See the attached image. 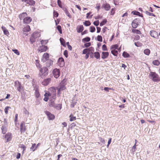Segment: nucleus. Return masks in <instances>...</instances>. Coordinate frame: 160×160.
Instances as JSON below:
<instances>
[{
  "label": "nucleus",
  "instance_id": "obj_42",
  "mask_svg": "<svg viewBox=\"0 0 160 160\" xmlns=\"http://www.w3.org/2000/svg\"><path fill=\"white\" fill-rule=\"evenodd\" d=\"M83 24L85 26H88L91 25V23L89 21H86L84 22H83Z\"/></svg>",
  "mask_w": 160,
  "mask_h": 160
},
{
  "label": "nucleus",
  "instance_id": "obj_46",
  "mask_svg": "<svg viewBox=\"0 0 160 160\" xmlns=\"http://www.w3.org/2000/svg\"><path fill=\"white\" fill-rule=\"evenodd\" d=\"M107 22L106 19H104L100 23V26H102L105 25Z\"/></svg>",
  "mask_w": 160,
  "mask_h": 160
},
{
  "label": "nucleus",
  "instance_id": "obj_23",
  "mask_svg": "<svg viewBox=\"0 0 160 160\" xmlns=\"http://www.w3.org/2000/svg\"><path fill=\"white\" fill-rule=\"evenodd\" d=\"M31 30V28L29 25H27L23 29V31L25 32H28Z\"/></svg>",
  "mask_w": 160,
  "mask_h": 160
},
{
  "label": "nucleus",
  "instance_id": "obj_35",
  "mask_svg": "<svg viewBox=\"0 0 160 160\" xmlns=\"http://www.w3.org/2000/svg\"><path fill=\"white\" fill-rule=\"evenodd\" d=\"M88 52L89 54H93L94 51V48L92 47H90L88 48Z\"/></svg>",
  "mask_w": 160,
  "mask_h": 160
},
{
  "label": "nucleus",
  "instance_id": "obj_19",
  "mask_svg": "<svg viewBox=\"0 0 160 160\" xmlns=\"http://www.w3.org/2000/svg\"><path fill=\"white\" fill-rule=\"evenodd\" d=\"M51 81V79L50 78H48L44 79L42 82V84L44 86H47L50 83Z\"/></svg>",
  "mask_w": 160,
  "mask_h": 160
},
{
  "label": "nucleus",
  "instance_id": "obj_47",
  "mask_svg": "<svg viewBox=\"0 0 160 160\" xmlns=\"http://www.w3.org/2000/svg\"><path fill=\"white\" fill-rule=\"evenodd\" d=\"M57 28L58 29V31L59 32L60 34L62 33V28L61 26L60 25H58L57 27Z\"/></svg>",
  "mask_w": 160,
  "mask_h": 160
},
{
  "label": "nucleus",
  "instance_id": "obj_28",
  "mask_svg": "<svg viewBox=\"0 0 160 160\" xmlns=\"http://www.w3.org/2000/svg\"><path fill=\"white\" fill-rule=\"evenodd\" d=\"M94 57L97 59H99L100 58V54L98 52H95L93 53Z\"/></svg>",
  "mask_w": 160,
  "mask_h": 160
},
{
  "label": "nucleus",
  "instance_id": "obj_36",
  "mask_svg": "<svg viewBox=\"0 0 160 160\" xmlns=\"http://www.w3.org/2000/svg\"><path fill=\"white\" fill-rule=\"evenodd\" d=\"M69 118H70V121H74L76 119V117L74 116L72 114H70V115L69 116Z\"/></svg>",
  "mask_w": 160,
  "mask_h": 160
},
{
  "label": "nucleus",
  "instance_id": "obj_34",
  "mask_svg": "<svg viewBox=\"0 0 160 160\" xmlns=\"http://www.w3.org/2000/svg\"><path fill=\"white\" fill-rule=\"evenodd\" d=\"M60 40L61 43V44L63 46L65 47L66 46L65 42L64 40L62 38H61L60 39Z\"/></svg>",
  "mask_w": 160,
  "mask_h": 160
},
{
  "label": "nucleus",
  "instance_id": "obj_45",
  "mask_svg": "<svg viewBox=\"0 0 160 160\" xmlns=\"http://www.w3.org/2000/svg\"><path fill=\"white\" fill-rule=\"evenodd\" d=\"M36 65L37 68H40L41 65L39 63V61L38 60H35Z\"/></svg>",
  "mask_w": 160,
  "mask_h": 160
},
{
  "label": "nucleus",
  "instance_id": "obj_11",
  "mask_svg": "<svg viewBox=\"0 0 160 160\" xmlns=\"http://www.w3.org/2000/svg\"><path fill=\"white\" fill-rule=\"evenodd\" d=\"M14 83L16 86H18L17 89L19 92H21L22 88V85L20 82L18 81H16L14 82Z\"/></svg>",
  "mask_w": 160,
  "mask_h": 160
},
{
  "label": "nucleus",
  "instance_id": "obj_63",
  "mask_svg": "<svg viewBox=\"0 0 160 160\" xmlns=\"http://www.w3.org/2000/svg\"><path fill=\"white\" fill-rule=\"evenodd\" d=\"M91 45V43L90 42H88L84 44V46L86 48H88Z\"/></svg>",
  "mask_w": 160,
  "mask_h": 160
},
{
  "label": "nucleus",
  "instance_id": "obj_6",
  "mask_svg": "<svg viewBox=\"0 0 160 160\" xmlns=\"http://www.w3.org/2000/svg\"><path fill=\"white\" fill-rule=\"evenodd\" d=\"M139 20L138 19H135L132 22V27L133 28H136L139 23Z\"/></svg>",
  "mask_w": 160,
  "mask_h": 160
},
{
  "label": "nucleus",
  "instance_id": "obj_4",
  "mask_svg": "<svg viewBox=\"0 0 160 160\" xmlns=\"http://www.w3.org/2000/svg\"><path fill=\"white\" fill-rule=\"evenodd\" d=\"M45 113L48 117L49 120H53L55 119V115L54 114H52L50 112L46 111H45Z\"/></svg>",
  "mask_w": 160,
  "mask_h": 160
},
{
  "label": "nucleus",
  "instance_id": "obj_37",
  "mask_svg": "<svg viewBox=\"0 0 160 160\" xmlns=\"http://www.w3.org/2000/svg\"><path fill=\"white\" fill-rule=\"evenodd\" d=\"M122 56L125 58H128L130 57L129 54L126 52H123Z\"/></svg>",
  "mask_w": 160,
  "mask_h": 160
},
{
  "label": "nucleus",
  "instance_id": "obj_14",
  "mask_svg": "<svg viewBox=\"0 0 160 160\" xmlns=\"http://www.w3.org/2000/svg\"><path fill=\"white\" fill-rule=\"evenodd\" d=\"M150 34L151 36L154 38H158V33L154 30L151 31L150 32Z\"/></svg>",
  "mask_w": 160,
  "mask_h": 160
},
{
  "label": "nucleus",
  "instance_id": "obj_7",
  "mask_svg": "<svg viewBox=\"0 0 160 160\" xmlns=\"http://www.w3.org/2000/svg\"><path fill=\"white\" fill-rule=\"evenodd\" d=\"M60 71L59 69L55 68L54 69L53 74L55 78H58L60 75Z\"/></svg>",
  "mask_w": 160,
  "mask_h": 160
},
{
  "label": "nucleus",
  "instance_id": "obj_53",
  "mask_svg": "<svg viewBox=\"0 0 160 160\" xmlns=\"http://www.w3.org/2000/svg\"><path fill=\"white\" fill-rule=\"evenodd\" d=\"M12 51L17 55H19L20 54V53L19 51L17 49H12Z\"/></svg>",
  "mask_w": 160,
  "mask_h": 160
},
{
  "label": "nucleus",
  "instance_id": "obj_31",
  "mask_svg": "<svg viewBox=\"0 0 160 160\" xmlns=\"http://www.w3.org/2000/svg\"><path fill=\"white\" fill-rule=\"evenodd\" d=\"M132 32L134 33H136L138 34H141V33L140 31L138 29H133L132 30Z\"/></svg>",
  "mask_w": 160,
  "mask_h": 160
},
{
  "label": "nucleus",
  "instance_id": "obj_21",
  "mask_svg": "<svg viewBox=\"0 0 160 160\" xmlns=\"http://www.w3.org/2000/svg\"><path fill=\"white\" fill-rule=\"evenodd\" d=\"M84 29V27L82 25L78 26L77 27V30L78 33L82 32Z\"/></svg>",
  "mask_w": 160,
  "mask_h": 160
},
{
  "label": "nucleus",
  "instance_id": "obj_59",
  "mask_svg": "<svg viewBox=\"0 0 160 160\" xmlns=\"http://www.w3.org/2000/svg\"><path fill=\"white\" fill-rule=\"evenodd\" d=\"M132 13H133L135 15H139L140 14V13L138 11H132Z\"/></svg>",
  "mask_w": 160,
  "mask_h": 160
},
{
  "label": "nucleus",
  "instance_id": "obj_17",
  "mask_svg": "<svg viewBox=\"0 0 160 160\" xmlns=\"http://www.w3.org/2000/svg\"><path fill=\"white\" fill-rule=\"evenodd\" d=\"M109 55V53L108 52H103L101 54V58L104 59L108 58Z\"/></svg>",
  "mask_w": 160,
  "mask_h": 160
},
{
  "label": "nucleus",
  "instance_id": "obj_12",
  "mask_svg": "<svg viewBox=\"0 0 160 160\" xmlns=\"http://www.w3.org/2000/svg\"><path fill=\"white\" fill-rule=\"evenodd\" d=\"M28 14L26 12H23L19 15L18 17L20 20H23L27 16Z\"/></svg>",
  "mask_w": 160,
  "mask_h": 160
},
{
  "label": "nucleus",
  "instance_id": "obj_38",
  "mask_svg": "<svg viewBox=\"0 0 160 160\" xmlns=\"http://www.w3.org/2000/svg\"><path fill=\"white\" fill-rule=\"evenodd\" d=\"M23 113L27 117L28 116L29 112L28 110H27L25 108H24L23 111Z\"/></svg>",
  "mask_w": 160,
  "mask_h": 160
},
{
  "label": "nucleus",
  "instance_id": "obj_64",
  "mask_svg": "<svg viewBox=\"0 0 160 160\" xmlns=\"http://www.w3.org/2000/svg\"><path fill=\"white\" fill-rule=\"evenodd\" d=\"M115 9L114 8H112L111 11V14L113 15L115 13Z\"/></svg>",
  "mask_w": 160,
  "mask_h": 160
},
{
  "label": "nucleus",
  "instance_id": "obj_61",
  "mask_svg": "<svg viewBox=\"0 0 160 160\" xmlns=\"http://www.w3.org/2000/svg\"><path fill=\"white\" fill-rule=\"evenodd\" d=\"M99 21L98 20L96 21L93 22V24L96 26H98L99 24Z\"/></svg>",
  "mask_w": 160,
  "mask_h": 160
},
{
  "label": "nucleus",
  "instance_id": "obj_51",
  "mask_svg": "<svg viewBox=\"0 0 160 160\" xmlns=\"http://www.w3.org/2000/svg\"><path fill=\"white\" fill-rule=\"evenodd\" d=\"M90 28V32H95V28L94 26H91Z\"/></svg>",
  "mask_w": 160,
  "mask_h": 160
},
{
  "label": "nucleus",
  "instance_id": "obj_20",
  "mask_svg": "<svg viewBox=\"0 0 160 160\" xmlns=\"http://www.w3.org/2000/svg\"><path fill=\"white\" fill-rule=\"evenodd\" d=\"M35 4V2L33 0H28V1L26 2V4L28 5H27V6H28L29 5L34 6ZM26 5L27 6V5Z\"/></svg>",
  "mask_w": 160,
  "mask_h": 160
},
{
  "label": "nucleus",
  "instance_id": "obj_39",
  "mask_svg": "<svg viewBox=\"0 0 160 160\" xmlns=\"http://www.w3.org/2000/svg\"><path fill=\"white\" fill-rule=\"evenodd\" d=\"M144 53L147 55H149L150 53V51L148 49H146L144 51Z\"/></svg>",
  "mask_w": 160,
  "mask_h": 160
},
{
  "label": "nucleus",
  "instance_id": "obj_60",
  "mask_svg": "<svg viewBox=\"0 0 160 160\" xmlns=\"http://www.w3.org/2000/svg\"><path fill=\"white\" fill-rule=\"evenodd\" d=\"M100 3H97L96 4V8L98 11L100 9Z\"/></svg>",
  "mask_w": 160,
  "mask_h": 160
},
{
  "label": "nucleus",
  "instance_id": "obj_2",
  "mask_svg": "<svg viewBox=\"0 0 160 160\" xmlns=\"http://www.w3.org/2000/svg\"><path fill=\"white\" fill-rule=\"evenodd\" d=\"M118 45L116 44L112 45L110 47L111 53L115 56L117 57L118 54V51L120 49V48H118Z\"/></svg>",
  "mask_w": 160,
  "mask_h": 160
},
{
  "label": "nucleus",
  "instance_id": "obj_1",
  "mask_svg": "<svg viewBox=\"0 0 160 160\" xmlns=\"http://www.w3.org/2000/svg\"><path fill=\"white\" fill-rule=\"evenodd\" d=\"M39 69L40 71L39 75L41 78H43L48 75V70L47 67H44L41 68L40 67Z\"/></svg>",
  "mask_w": 160,
  "mask_h": 160
},
{
  "label": "nucleus",
  "instance_id": "obj_22",
  "mask_svg": "<svg viewBox=\"0 0 160 160\" xmlns=\"http://www.w3.org/2000/svg\"><path fill=\"white\" fill-rule=\"evenodd\" d=\"M44 96L43 100L46 102H47L49 99V97L51 96L50 94L48 92H46L44 94Z\"/></svg>",
  "mask_w": 160,
  "mask_h": 160
},
{
  "label": "nucleus",
  "instance_id": "obj_50",
  "mask_svg": "<svg viewBox=\"0 0 160 160\" xmlns=\"http://www.w3.org/2000/svg\"><path fill=\"white\" fill-rule=\"evenodd\" d=\"M87 53H89L88 52V48H85L83 49L82 51V54H86Z\"/></svg>",
  "mask_w": 160,
  "mask_h": 160
},
{
  "label": "nucleus",
  "instance_id": "obj_26",
  "mask_svg": "<svg viewBox=\"0 0 160 160\" xmlns=\"http://www.w3.org/2000/svg\"><path fill=\"white\" fill-rule=\"evenodd\" d=\"M2 28L3 31V32L4 34L7 35V36H8L9 35V33L8 30L6 29L5 27H2Z\"/></svg>",
  "mask_w": 160,
  "mask_h": 160
},
{
  "label": "nucleus",
  "instance_id": "obj_49",
  "mask_svg": "<svg viewBox=\"0 0 160 160\" xmlns=\"http://www.w3.org/2000/svg\"><path fill=\"white\" fill-rule=\"evenodd\" d=\"M146 13L147 15L148 16H153L154 17H156V15H155L153 13L150 12L148 11H146Z\"/></svg>",
  "mask_w": 160,
  "mask_h": 160
},
{
  "label": "nucleus",
  "instance_id": "obj_56",
  "mask_svg": "<svg viewBox=\"0 0 160 160\" xmlns=\"http://www.w3.org/2000/svg\"><path fill=\"white\" fill-rule=\"evenodd\" d=\"M53 14L54 17L57 18L58 17V14L57 12L54 11Z\"/></svg>",
  "mask_w": 160,
  "mask_h": 160
},
{
  "label": "nucleus",
  "instance_id": "obj_27",
  "mask_svg": "<svg viewBox=\"0 0 160 160\" xmlns=\"http://www.w3.org/2000/svg\"><path fill=\"white\" fill-rule=\"evenodd\" d=\"M30 149L31 151L33 152L35 151L37 149L36 144L35 143L32 144Z\"/></svg>",
  "mask_w": 160,
  "mask_h": 160
},
{
  "label": "nucleus",
  "instance_id": "obj_30",
  "mask_svg": "<svg viewBox=\"0 0 160 160\" xmlns=\"http://www.w3.org/2000/svg\"><path fill=\"white\" fill-rule=\"evenodd\" d=\"M153 64L155 66H158L160 64V62L158 60H155L152 62Z\"/></svg>",
  "mask_w": 160,
  "mask_h": 160
},
{
  "label": "nucleus",
  "instance_id": "obj_40",
  "mask_svg": "<svg viewBox=\"0 0 160 160\" xmlns=\"http://www.w3.org/2000/svg\"><path fill=\"white\" fill-rule=\"evenodd\" d=\"M91 12H89L87 13L86 14V18H91L93 16V14H92Z\"/></svg>",
  "mask_w": 160,
  "mask_h": 160
},
{
  "label": "nucleus",
  "instance_id": "obj_9",
  "mask_svg": "<svg viewBox=\"0 0 160 160\" xmlns=\"http://www.w3.org/2000/svg\"><path fill=\"white\" fill-rule=\"evenodd\" d=\"M48 49L47 46L42 45L39 47L38 49L39 52H46Z\"/></svg>",
  "mask_w": 160,
  "mask_h": 160
},
{
  "label": "nucleus",
  "instance_id": "obj_10",
  "mask_svg": "<svg viewBox=\"0 0 160 160\" xmlns=\"http://www.w3.org/2000/svg\"><path fill=\"white\" fill-rule=\"evenodd\" d=\"M34 90H35V97L37 98H38L40 96V94L39 91L38 87L36 86L34 88Z\"/></svg>",
  "mask_w": 160,
  "mask_h": 160
},
{
  "label": "nucleus",
  "instance_id": "obj_44",
  "mask_svg": "<svg viewBox=\"0 0 160 160\" xmlns=\"http://www.w3.org/2000/svg\"><path fill=\"white\" fill-rule=\"evenodd\" d=\"M10 108H11V107L9 106H7L5 108L4 110L6 114H7L8 113V110Z\"/></svg>",
  "mask_w": 160,
  "mask_h": 160
},
{
  "label": "nucleus",
  "instance_id": "obj_29",
  "mask_svg": "<svg viewBox=\"0 0 160 160\" xmlns=\"http://www.w3.org/2000/svg\"><path fill=\"white\" fill-rule=\"evenodd\" d=\"M47 62H46V66L47 67L49 68L50 67L51 65H52L53 64V62L51 60H47Z\"/></svg>",
  "mask_w": 160,
  "mask_h": 160
},
{
  "label": "nucleus",
  "instance_id": "obj_62",
  "mask_svg": "<svg viewBox=\"0 0 160 160\" xmlns=\"http://www.w3.org/2000/svg\"><path fill=\"white\" fill-rule=\"evenodd\" d=\"M64 55L66 58H67L68 57V52L67 50H66L64 51Z\"/></svg>",
  "mask_w": 160,
  "mask_h": 160
},
{
  "label": "nucleus",
  "instance_id": "obj_16",
  "mask_svg": "<svg viewBox=\"0 0 160 160\" xmlns=\"http://www.w3.org/2000/svg\"><path fill=\"white\" fill-rule=\"evenodd\" d=\"M102 8L106 11H108L110 9L111 7L109 4L106 3L103 4L102 5Z\"/></svg>",
  "mask_w": 160,
  "mask_h": 160
},
{
  "label": "nucleus",
  "instance_id": "obj_15",
  "mask_svg": "<svg viewBox=\"0 0 160 160\" xmlns=\"http://www.w3.org/2000/svg\"><path fill=\"white\" fill-rule=\"evenodd\" d=\"M5 138L6 139V142H8L11 141L12 138L11 133L10 132L7 133L5 135Z\"/></svg>",
  "mask_w": 160,
  "mask_h": 160
},
{
  "label": "nucleus",
  "instance_id": "obj_24",
  "mask_svg": "<svg viewBox=\"0 0 160 160\" xmlns=\"http://www.w3.org/2000/svg\"><path fill=\"white\" fill-rule=\"evenodd\" d=\"M56 88L57 89H58V94H60L61 91L65 89V87L64 85H62L61 84L60 87V88Z\"/></svg>",
  "mask_w": 160,
  "mask_h": 160
},
{
  "label": "nucleus",
  "instance_id": "obj_25",
  "mask_svg": "<svg viewBox=\"0 0 160 160\" xmlns=\"http://www.w3.org/2000/svg\"><path fill=\"white\" fill-rule=\"evenodd\" d=\"M58 63L61 67L64 64V61L63 58H59L58 60Z\"/></svg>",
  "mask_w": 160,
  "mask_h": 160
},
{
  "label": "nucleus",
  "instance_id": "obj_41",
  "mask_svg": "<svg viewBox=\"0 0 160 160\" xmlns=\"http://www.w3.org/2000/svg\"><path fill=\"white\" fill-rule=\"evenodd\" d=\"M54 108L58 110H61L62 108L61 104H59L57 105H55Z\"/></svg>",
  "mask_w": 160,
  "mask_h": 160
},
{
  "label": "nucleus",
  "instance_id": "obj_5",
  "mask_svg": "<svg viewBox=\"0 0 160 160\" xmlns=\"http://www.w3.org/2000/svg\"><path fill=\"white\" fill-rule=\"evenodd\" d=\"M26 128L25 126L24 122H22L20 125V132L21 134L24 133L26 131Z\"/></svg>",
  "mask_w": 160,
  "mask_h": 160
},
{
  "label": "nucleus",
  "instance_id": "obj_32",
  "mask_svg": "<svg viewBox=\"0 0 160 160\" xmlns=\"http://www.w3.org/2000/svg\"><path fill=\"white\" fill-rule=\"evenodd\" d=\"M34 34H35L34 33H33L32 35V37L30 38V40L32 43H33V42H35V38L34 37Z\"/></svg>",
  "mask_w": 160,
  "mask_h": 160
},
{
  "label": "nucleus",
  "instance_id": "obj_18",
  "mask_svg": "<svg viewBox=\"0 0 160 160\" xmlns=\"http://www.w3.org/2000/svg\"><path fill=\"white\" fill-rule=\"evenodd\" d=\"M49 92H48L50 94V96H51L52 94H56V89L55 88L53 87H51L49 88Z\"/></svg>",
  "mask_w": 160,
  "mask_h": 160
},
{
  "label": "nucleus",
  "instance_id": "obj_54",
  "mask_svg": "<svg viewBox=\"0 0 160 160\" xmlns=\"http://www.w3.org/2000/svg\"><path fill=\"white\" fill-rule=\"evenodd\" d=\"M51 97L52 98H50L51 101H52V99L54 100H55L56 99V94H52V95L51 96Z\"/></svg>",
  "mask_w": 160,
  "mask_h": 160
},
{
  "label": "nucleus",
  "instance_id": "obj_58",
  "mask_svg": "<svg viewBox=\"0 0 160 160\" xmlns=\"http://www.w3.org/2000/svg\"><path fill=\"white\" fill-rule=\"evenodd\" d=\"M57 3L58 5L60 7L62 8L61 2L60 0H58Z\"/></svg>",
  "mask_w": 160,
  "mask_h": 160
},
{
  "label": "nucleus",
  "instance_id": "obj_8",
  "mask_svg": "<svg viewBox=\"0 0 160 160\" xmlns=\"http://www.w3.org/2000/svg\"><path fill=\"white\" fill-rule=\"evenodd\" d=\"M32 21V18L30 17H27L23 20V23L24 24H29Z\"/></svg>",
  "mask_w": 160,
  "mask_h": 160
},
{
  "label": "nucleus",
  "instance_id": "obj_33",
  "mask_svg": "<svg viewBox=\"0 0 160 160\" xmlns=\"http://www.w3.org/2000/svg\"><path fill=\"white\" fill-rule=\"evenodd\" d=\"M1 129L2 133L4 134L6 132L7 130L6 128L4 126H2L1 128Z\"/></svg>",
  "mask_w": 160,
  "mask_h": 160
},
{
  "label": "nucleus",
  "instance_id": "obj_13",
  "mask_svg": "<svg viewBox=\"0 0 160 160\" xmlns=\"http://www.w3.org/2000/svg\"><path fill=\"white\" fill-rule=\"evenodd\" d=\"M49 58V55L47 53H45L42 56V61L43 62H46L48 60Z\"/></svg>",
  "mask_w": 160,
  "mask_h": 160
},
{
  "label": "nucleus",
  "instance_id": "obj_3",
  "mask_svg": "<svg viewBox=\"0 0 160 160\" xmlns=\"http://www.w3.org/2000/svg\"><path fill=\"white\" fill-rule=\"evenodd\" d=\"M149 77L150 79L154 82L159 81L160 80L159 75L155 72H151Z\"/></svg>",
  "mask_w": 160,
  "mask_h": 160
},
{
  "label": "nucleus",
  "instance_id": "obj_52",
  "mask_svg": "<svg viewBox=\"0 0 160 160\" xmlns=\"http://www.w3.org/2000/svg\"><path fill=\"white\" fill-rule=\"evenodd\" d=\"M102 49L103 51H106L108 50L107 47L105 44H104L102 46Z\"/></svg>",
  "mask_w": 160,
  "mask_h": 160
},
{
  "label": "nucleus",
  "instance_id": "obj_43",
  "mask_svg": "<svg viewBox=\"0 0 160 160\" xmlns=\"http://www.w3.org/2000/svg\"><path fill=\"white\" fill-rule=\"evenodd\" d=\"M134 44L135 46L138 47H141L142 46V44L140 42L138 41L137 42H135Z\"/></svg>",
  "mask_w": 160,
  "mask_h": 160
},
{
  "label": "nucleus",
  "instance_id": "obj_57",
  "mask_svg": "<svg viewBox=\"0 0 160 160\" xmlns=\"http://www.w3.org/2000/svg\"><path fill=\"white\" fill-rule=\"evenodd\" d=\"M20 147L22 148L23 149V152L25 150V149L26 148V147L23 144H21V146H20Z\"/></svg>",
  "mask_w": 160,
  "mask_h": 160
},
{
  "label": "nucleus",
  "instance_id": "obj_48",
  "mask_svg": "<svg viewBox=\"0 0 160 160\" xmlns=\"http://www.w3.org/2000/svg\"><path fill=\"white\" fill-rule=\"evenodd\" d=\"M90 40V38L89 37H86L82 39L83 42H88Z\"/></svg>",
  "mask_w": 160,
  "mask_h": 160
},
{
  "label": "nucleus",
  "instance_id": "obj_55",
  "mask_svg": "<svg viewBox=\"0 0 160 160\" xmlns=\"http://www.w3.org/2000/svg\"><path fill=\"white\" fill-rule=\"evenodd\" d=\"M97 40L99 42L102 41V37L100 35H98L97 36Z\"/></svg>",
  "mask_w": 160,
  "mask_h": 160
}]
</instances>
